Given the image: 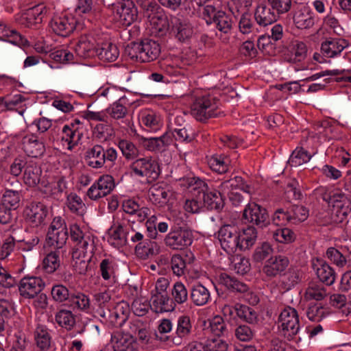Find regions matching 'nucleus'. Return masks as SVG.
I'll return each instance as SVG.
<instances>
[{
    "instance_id": "nucleus-1",
    "label": "nucleus",
    "mask_w": 351,
    "mask_h": 351,
    "mask_svg": "<svg viewBox=\"0 0 351 351\" xmlns=\"http://www.w3.org/2000/svg\"><path fill=\"white\" fill-rule=\"evenodd\" d=\"M174 179L178 182L181 187L192 189L197 192L195 195L201 199L202 205L208 209L219 211L223 208L225 196L221 191L209 187L205 181L195 177L185 167H180L176 169Z\"/></svg>"
},
{
    "instance_id": "nucleus-2",
    "label": "nucleus",
    "mask_w": 351,
    "mask_h": 351,
    "mask_svg": "<svg viewBox=\"0 0 351 351\" xmlns=\"http://www.w3.org/2000/svg\"><path fill=\"white\" fill-rule=\"evenodd\" d=\"M221 103L215 96L205 95L196 98L191 106V114L202 123L209 119L220 117L223 112L220 109Z\"/></svg>"
},
{
    "instance_id": "nucleus-3",
    "label": "nucleus",
    "mask_w": 351,
    "mask_h": 351,
    "mask_svg": "<svg viewBox=\"0 0 351 351\" xmlns=\"http://www.w3.org/2000/svg\"><path fill=\"white\" fill-rule=\"evenodd\" d=\"M125 52L132 60L140 62H149L159 57L161 47L157 41L146 38L140 43H131L125 48Z\"/></svg>"
},
{
    "instance_id": "nucleus-4",
    "label": "nucleus",
    "mask_w": 351,
    "mask_h": 351,
    "mask_svg": "<svg viewBox=\"0 0 351 351\" xmlns=\"http://www.w3.org/2000/svg\"><path fill=\"white\" fill-rule=\"evenodd\" d=\"M118 153L114 147H104L99 144L89 147L85 152L84 160L86 165L93 169H101L106 162L114 165L117 160Z\"/></svg>"
},
{
    "instance_id": "nucleus-5",
    "label": "nucleus",
    "mask_w": 351,
    "mask_h": 351,
    "mask_svg": "<svg viewBox=\"0 0 351 351\" xmlns=\"http://www.w3.org/2000/svg\"><path fill=\"white\" fill-rule=\"evenodd\" d=\"M70 237L73 242L72 258H85L88 254H92L95 247V243L90 236H86L80 226L72 224L69 227Z\"/></svg>"
},
{
    "instance_id": "nucleus-6",
    "label": "nucleus",
    "mask_w": 351,
    "mask_h": 351,
    "mask_svg": "<svg viewBox=\"0 0 351 351\" xmlns=\"http://www.w3.org/2000/svg\"><path fill=\"white\" fill-rule=\"evenodd\" d=\"M278 332L287 341L293 340L300 330L299 317L297 311L291 307H285L278 319Z\"/></svg>"
},
{
    "instance_id": "nucleus-7",
    "label": "nucleus",
    "mask_w": 351,
    "mask_h": 351,
    "mask_svg": "<svg viewBox=\"0 0 351 351\" xmlns=\"http://www.w3.org/2000/svg\"><path fill=\"white\" fill-rule=\"evenodd\" d=\"M164 241L173 250H184L192 244L193 234L188 228L175 227L166 235Z\"/></svg>"
},
{
    "instance_id": "nucleus-8",
    "label": "nucleus",
    "mask_w": 351,
    "mask_h": 351,
    "mask_svg": "<svg viewBox=\"0 0 351 351\" xmlns=\"http://www.w3.org/2000/svg\"><path fill=\"white\" fill-rule=\"evenodd\" d=\"M130 169L135 176L146 177L148 182L155 181L160 173L158 163L151 157L136 159L130 164Z\"/></svg>"
},
{
    "instance_id": "nucleus-9",
    "label": "nucleus",
    "mask_w": 351,
    "mask_h": 351,
    "mask_svg": "<svg viewBox=\"0 0 351 351\" xmlns=\"http://www.w3.org/2000/svg\"><path fill=\"white\" fill-rule=\"evenodd\" d=\"M221 247L228 254L238 250L239 228L235 224H224L217 232Z\"/></svg>"
},
{
    "instance_id": "nucleus-10",
    "label": "nucleus",
    "mask_w": 351,
    "mask_h": 351,
    "mask_svg": "<svg viewBox=\"0 0 351 351\" xmlns=\"http://www.w3.org/2000/svg\"><path fill=\"white\" fill-rule=\"evenodd\" d=\"M219 281L221 285L228 289L243 294V300L251 305H256L259 302L256 294L250 291L248 286L243 282L238 280L234 277L226 274H222L219 276Z\"/></svg>"
},
{
    "instance_id": "nucleus-11",
    "label": "nucleus",
    "mask_w": 351,
    "mask_h": 351,
    "mask_svg": "<svg viewBox=\"0 0 351 351\" xmlns=\"http://www.w3.org/2000/svg\"><path fill=\"white\" fill-rule=\"evenodd\" d=\"M322 199L336 209L337 215L341 219L351 211V201L347 195L339 189H335L323 194Z\"/></svg>"
},
{
    "instance_id": "nucleus-12",
    "label": "nucleus",
    "mask_w": 351,
    "mask_h": 351,
    "mask_svg": "<svg viewBox=\"0 0 351 351\" xmlns=\"http://www.w3.org/2000/svg\"><path fill=\"white\" fill-rule=\"evenodd\" d=\"M322 199L336 209L337 215L341 219L351 211V201L347 195L339 189H335L323 194Z\"/></svg>"
},
{
    "instance_id": "nucleus-13",
    "label": "nucleus",
    "mask_w": 351,
    "mask_h": 351,
    "mask_svg": "<svg viewBox=\"0 0 351 351\" xmlns=\"http://www.w3.org/2000/svg\"><path fill=\"white\" fill-rule=\"evenodd\" d=\"M322 199L336 209L337 215L341 219L351 211V201L347 195L339 189H335L323 194Z\"/></svg>"
},
{
    "instance_id": "nucleus-14",
    "label": "nucleus",
    "mask_w": 351,
    "mask_h": 351,
    "mask_svg": "<svg viewBox=\"0 0 351 351\" xmlns=\"http://www.w3.org/2000/svg\"><path fill=\"white\" fill-rule=\"evenodd\" d=\"M242 219L261 228H264L269 223L267 209L254 202H249L245 206Z\"/></svg>"
},
{
    "instance_id": "nucleus-15",
    "label": "nucleus",
    "mask_w": 351,
    "mask_h": 351,
    "mask_svg": "<svg viewBox=\"0 0 351 351\" xmlns=\"http://www.w3.org/2000/svg\"><path fill=\"white\" fill-rule=\"evenodd\" d=\"M77 20L71 13H61L59 15L54 16L50 23L49 26L52 31L57 35L66 37L75 29Z\"/></svg>"
},
{
    "instance_id": "nucleus-16",
    "label": "nucleus",
    "mask_w": 351,
    "mask_h": 351,
    "mask_svg": "<svg viewBox=\"0 0 351 351\" xmlns=\"http://www.w3.org/2000/svg\"><path fill=\"white\" fill-rule=\"evenodd\" d=\"M114 178L108 174L100 176L88 189L87 195L93 200H97L109 195L114 189Z\"/></svg>"
},
{
    "instance_id": "nucleus-17",
    "label": "nucleus",
    "mask_w": 351,
    "mask_h": 351,
    "mask_svg": "<svg viewBox=\"0 0 351 351\" xmlns=\"http://www.w3.org/2000/svg\"><path fill=\"white\" fill-rule=\"evenodd\" d=\"M26 221L32 227H39L45 224L48 215L47 207L39 202H33L24 210Z\"/></svg>"
},
{
    "instance_id": "nucleus-18",
    "label": "nucleus",
    "mask_w": 351,
    "mask_h": 351,
    "mask_svg": "<svg viewBox=\"0 0 351 351\" xmlns=\"http://www.w3.org/2000/svg\"><path fill=\"white\" fill-rule=\"evenodd\" d=\"M114 10L117 20L123 26L128 27L137 19V8L132 0H117Z\"/></svg>"
},
{
    "instance_id": "nucleus-19",
    "label": "nucleus",
    "mask_w": 351,
    "mask_h": 351,
    "mask_svg": "<svg viewBox=\"0 0 351 351\" xmlns=\"http://www.w3.org/2000/svg\"><path fill=\"white\" fill-rule=\"evenodd\" d=\"M144 16L148 19L152 28L159 36L167 34L169 27V20L160 5H156L144 14Z\"/></svg>"
},
{
    "instance_id": "nucleus-20",
    "label": "nucleus",
    "mask_w": 351,
    "mask_h": 351,
    "mask_svg": "<svg viewBox=\"0 0 351 351\" xmlns=\"http://www.w3.org/2000/svg\"><path fill=\"white\" fill-rule=\"evenodd\" d=\"M45 287L43 280L36 276H25L19 282L20 295L25 298H34L39 294Z\"/></svg>"
},
{
    "instance_id": "nucleus-21",
    "label": "nucleus",
    "mask_w": 351,
    "mask_h": 351,
    "mask_svg": "<svg viewBox=\"0 0 351 351\" xmlns=\"http://www.w3.org/2000/svg\"><path fill=\"white\" fill-rule=\"evenodd\" d=\"M293 23L298 29H308L315 25V15L309 6L298 5L293 13Z\"/></svg>"
},
{
    "instance_id": "nucleus-22",
    "label": "nucleus",
    "mask_w": 351,
    "mask_h": 351,
    "mask_svg": "<svg viewBox=\"0 0 351 351\" xmlns=\"http://www.w3.org/2000/svg\"><path fill=\"white\" fill-rule=\"evenodd\" d=\"M22 149L25 154L32 158H37L45 152V143L40 141L37 136L33 134L25 135L21 141Z\"/></svg>"
},
{
    "instance_id": "nucleus-23",
    "label": "nucleus",
    "mask_w": 351,
    "mask_h": 351,
    "mask_svg": "<svg viewBox=\"0 0 351 351\" xmlns=\"http://www.w3.org/2000/svg\"><path fill=\"white\" fill-rule=\"evenodd\" d=\"M289 263V259L285 256H270L266 261L263 271L269 277H275L285 271Z\"/></svg>"
},
{
    "instance_id": "nucleus-24",
    "label": "nucleus",
    "mask_w": 351,
    "mask_h": 351,
    "mask_svg": "<svg viewBox=\"0 0 351 351\" xmlns=\"http://www.w3.org/2000/svg\"><path fill=\"white\" fill-rule=\"evenodd\" d=\"M313 267L321 282L327 286L333 285L336 279V273L328 263L317 258L315 262L313 261Z\"/></svg>"
},
{
    "instance_id": "nucleus-25",
    "label": "nucleus",
    "mask_w": 351,
    "mask_h": 351,
    "mask_svg": "<svg viewBox=\"0 0 351 351\" xmlns=\"http://www.w3.org/2000/svg\"><path fill=\"white\" fill-rule=\"evenodd\" d=\"M172 32L180 42L189 40L193 34V29L190 23L186 21L174 18L171 21Z\"/></svg>"
},
{
    "instance_id": "nucleus-26",
    "label": "nucleus",
    "mask_w": 351,
    "mask_h": 351,
    "mask_svg": "<svg viewBox=\"0 0 351 351\" xmlns=\"http://www.w3.org/2000/svg\"><path fill=\"white\" fill-rule=\"evenodd\" d=\"M82 134L74 128V125H65L62 128L60 142L63 147L72 150L78 145Z\"/></svg>"
},
{
    "instance_id": "nucleus-27",
    "label": "nucleus",
    "mask_w": 351,
    "mask_h": 351,
    "mask_svg": "<svg viewBox=\"0 0 351 351\" xmlns=\"http://www.w3.org/2000/svg\"><path fill=\"white\" fill-rule=\"evenodd\" d=\"M279 17L280 15L275 10H273L271 7H268L263 3L257 6L254 13V19L256 23L263 27L274 23Z\"/></svg>"
},
{
    "instance_id": "nucleus-28",
    "label": "nucleus",
    "mask_w": 351,
    "mask_h": 351,
    "mask_svg": "<svg viewBox=\"0 0 351 351\" xmlns=\"http://www.w3.org/2000/svg\"><path fill=\"white\" fill-rule=\"evenodd\" d=\"M348 46V43L345 39L330 38L322 43L321 52L327 58H334Z\"/></svg>"
},
{
    "instance_id": "nucleus-29",
    "label": "nucleus",
    "mask_w": 351,
    "mask_h": 351,
    "mask_svg": "<svg viewBox=\"0 0 351 351\" xmlns=\"http://www.w3.org/2000/svg\"><path fill=\"white\" fill-rule=\"evenodd\" d=\"M190 299L194 305L202 306L211 300L210 292L202 284L197 282L190 289Z\"/></svg>"
},
{
    "instance_id": "nucleus-30",
    "label": "nucleus",
    "mask_w": 351,
    "mask_h": 351,
    "mask_svg": "<svg viewBox=\"0 0 351 351\" xmlns=\"http://www.w3.org/2000/svg\"><path fill=\"white\" fill-rule=\"evenodd\" d=\"M192 329L191 321L189 316L182 315L179 317L176 330L177 337L173 339V343L180 345L182 343V339L187 340L192 332Z\"/></svg>"
},
{
    "instance_id": "nucleus-31",
    "label": "nucleus",
    "mask_w": 351,
    "mask_h": 351,
    "mask_svg": "<svg viewBox=\"0 0 351 351\" xmlns=\"http://www.w3.org/2000/svg\"><path fill=\"white\" fill-rule=\"evenodd\" d=\"M257 239V230L252 226H249L246 228H239V239L238 250L245 251L251 248Z\"/></svg>"
},
{
    "instance_id": "nucleus-32",
    "label": "nucleus",
    "mask_w": 351,
    "mask_h": 351,
    "mask_svg": "<svg viewBox=\"0 0 351 351\" xmlns=\"http://www.w3.org/2000/svg\"><path fill=\"white\" fill-rule=\"evenodd\" d=\"M150 302L152 308L156 313L169 312L175 307L167 293H154L152 291Z\"/></svg>"
},
{
    "instance_id": "nucleus-33",
    "label": "nucleus",
    "mask_w": 351,
    "mask_h": 351,
    "mask_svg": "<svg viewBox=\"0 0 351 351\" xmlns=\"http://www.w3.org/2000/svg\"><path fill=\"white\" fill-rule=\"evenodd\" d=\"M134 252L138 258L146 260L158 254L160 252V247L156 242L147 239L140 244L135 245Z\"/></svg>"
},
{
    "instance_id": "nucleus-34",
    "label": "nucleus",
    "mask_w": 351,
    "mask_h": 351,
    "mask_svg": "<svg viewBox=\"0 0 351 351\" xmlns=\"http://www.w3.org/2000/svg\"><path fill=\"white\" fill-rule=\"evenodd\" d=\"M328 295L326 287L319 282H311L306 287L304 299L306 301H321Z\"/></svg>"
},
{
    "instance_id": "nucleus-35",
    "label": "nucleus",
    "mask_w": 351,
    "mask_h": 351,
    "mask_svg": "<svg viewBox=\"0 0 351 351\" xmlns=\"http://www.w3.org/2000/svg\"><path fill=\"white\" fill-rule=\"evenodd\" d=\"M307 56V47L301 41H295L293 43L290 53L287 54L285 60L289 63L296 64L305 60Z\"/></svg>"
},
{
    "instance_id": "nucleus-36",
    "label": "nucleus",
    "mask_w": 351,
    "mask_h": 351,
    "mask_svg": "<svg viewBox=\"0 0 351 351\" xmlns=\"http://www.w3.org/2000/svg\"><path fill=\"white\" fill-rule=\"evenodd\" d=\"M96 49L91 38L82 36L75 45V51L78 56L87 58L95 55Z\"/></svg>"
},
{
    "instance_id": "nucleus-37",
    "label": "nucleus",
    "mask_w": 351,
    "mask_h": 351,
    "mask_svg": "<svg viewBox=\"0 0 351 351\" xmlns=\"http://www.w3.org/2000/svg\"><path fill=\"white\" fill-rule=\"evenodd\" d=\"M48 10L46 5L43 3L38 4L32 8H30L26 12V20L27 21V25L36 27L37 25L40 24L43 18L46 16Z\"/></svg>"
},
{
    "instance_id": "nucleus-38",
    "label": "nucleus",
    "mask_w": 351,
    "mask_h": 351,
    "mask_svg": "<svg viewBox=\"0 0 351 351\" xmlns=\"http://www.w3.org/2000/svg\"><path fill=\"white\" fill-rule=\"evenodd\" d=\"M96 54L103 61L114 62L119 57V51L116 45L106 42L96 49Z\"/></svg>"
},
{
    "instance_id": "nucleus-39",
    "label": "nucleus",
    "mask_w": 351,
    "mask_h": 351,
    "mask_svg": "<svg viewBox=\"0 0 351 351\" xmlns=\"http://www.w3.org/2000/svg\"><path fill=\"white\" fill-rule=\"evenodd\" d=\"M0 38L19 46L29 45L28 40L14 29L0 24Z\"/></svg>"
},
{
    "instance_id": "nucleus-40",
    "label": "nucleus",
    "mask_w": 351,
    "mask_h": 351,
    "mask_svg": "<svg viewBox=\"0 0 351 351\" xmlns=\"http://www.w3.org/2000/svg\"><path fill=\"white\" fill-rule=\"evenodd\" d=\"M42 171L40 167L32 162L25 163L23 180L29 186H36L40 180Z\"/></svg>"
},
{
    "instance_id": "nucleus-41",
    "label": "nucleus",
    "mask_w": 351,
    "mask_h": 351,
    "mask_svg": "<svg viewBox=\"0 0 351 351\" xmlns=\"http://www.w3.org/2000/svg\"><path fill=\"white\" fill-rule=\"evenodd\" d=\"M37 347L40 351H47L51 344V337L46 326L38 325L34 332Z\"/></svg>"
},
{
    "instance_id": "nucleus-42",
    "label": "nucleus",
    "mask_w": 351,
    "mask_h": 351,
    "mask_svg": "<svg viewBox=\"0 0 351 351\" xmlns=\"http://www.w3.org/2000/svg\"><path fill=\"white\" fill-rule=\"evenodd\" d=\"M130 103L128 98L125 96H123L111 104L106 109V111L114 119H123L128 114V106H130Z\"/></svg>"
},
{
    "instance_id": "nucleus-43",
    "label": "nucleus",
    "mask_w": 351,
    "mask_h": 351,
    "mask_svg": "<svg viewBox=\"0 0 351 351\" xmlns=\"http://www.w3.org/2000/svg\"><path fill=\"white\" fill-rule=\"evenodd\" d=\"M68 239V231L59 230V231L48 230L46 237V244L56 250L62 248Z\"/></svg>"
},
{
    "instance_id": "nucleus-44",
    "label": "nucleus",
    "mask_w": 351,
    "mask_h": 351,
    "mask_svg": "<svg viewBox=\"0 0 351 351\" xmlns=\"http://www.w3.org/2000/svg\"><path fill=\"white\" fill-rule=\"evenodd\" d=\"M171 300L173 305L183 304L189 300V291L181 282H176L171 289Z\"/></svg>"
},
{
    "instance_id": "nucleus-45",
    "label": "nucleus",
    "mask_w": 351,
    "mask_h": 351,
    "mask_svg": "<svg viewBox=\"0 0 351 351\" xmlns=\"http://www.w3.org/2000/svg\"><path fill=\"white\" fill-rule=\"evenodd\" d=\"M66 206L73 214L79 217H83L86 212L85 204L76 193H71L67 195Z\"/></svg>"
},
{
    "instance_id": "nucleus-46",
    "label": "nucleus",
    "mask_w": 351,
    "mask_h": 351,
    "mask_svg": "<svg viewBox=\"0 0 351 351\" xmlns=\"http://www.w3.org/2000/svg\"><path fill=\"white\" fill-rule=\"evenodd\" d=\"M21 197V190H17L16 188H5L1 202L13 210H16L20 206Z\"/></svg>"
},
{
    "instance_id": "nucleus-47",
    "label": "nucleus",
    "mask_w": 351,
    "mask_h": 351,
    "mask_svg": "<svg viewBox=\"0 0 351 351\" xmlns=\"http://www.w3.org/2000/svg\"><path fill=\"white\" fill-rule=\"evenodd\" d=\"M160 117L152 110L146 109L141 114L140 122L147 130H157L160 126Z\"/></svg>"
},
{
    "instance_id": "nucleus-48",
    "label": "nucleus",
    "mask_w": 351,
    "mask_h": 351,
    "mask_svg": "<svg viewBox=\"0 0 351 351\" xmlns=\"http://www.w3.org/2000/svg\"><path fill=\"white\" fill-rule=\"evenodd\" d=\"M141 143L143 147L148 151L157 152L160 151L165 145H167L170 143V140L166 134L158 138H141Z\"/></svg>"
},
{
    "instance_id": "nucleus-49",
    "label": "nucleus",
    "mask_w": 351,
    "mask_h": 351,
    "mask_svg": "<svg viewBox=\"0 0 351 351\" xmlns=\"http://www.w3.org/2000/svg\"><path fill=\"white\" fill-rule=\"evenodd\" d=\"M111 343L114 351H127L131 346L132 339L121 332H115L111 336Z\"/></svg>"
},
{
    "instance_id": "nucleus-50",
    "label": "nucleus",
    "mask_w": 351,
    "mask_h": 351,
    "mask_svg": "<svg viewBox=\"0 0 351 351\" xmlns=\"http://www.w3.org/2000/svg\"><path fill=\"white\" fill-rule=\"evenodd\" d=\"M213 23L215 24L218 31L224 34H230L233 28V21L231 16L223 11L218 14V16Z\"/></svg>"
},
{
    "instance_id": "nucleus-51",
    "label": "nucleus",
    "mask_w": 351,
    "mask_h": 351,
    "mask_svg": "<svg viewBox=\"0 0 351 351\" xmlns=\"http://www.w3.org/2000/svg\"><path fill=\"white\" fill-rule=\"evenodd\" d=\"M149 194L153 197L155 201L159 203H165L168 201L171 191L167 184L158 183L152 186L149 190Z\"/></svg>"
},
{
    "instance_id": "nucleus-52",
    "label": "nucleus",
    "mask_w": 351,
    "mask_h": 351,
    "mask_svg": "<svg viewBox=\"0 0 351 351\" xmlns=\"http://www.w3.org/2000/svg\"><path fill=\"white\" fill-rule=\"evenodd\" d=\"M230 159L223 155H214L208 160L210 169L219 173H224L228 171Z\"/></svg>"
},
{
    "instance_id": "nucleus-53",
    "label": "nucleus",
    "mask_w": 351,
    "mask_h": 351,
    "mask_svg": "<svg viewBox=\"0 0 351 351\" xmlns=\"http://www.w3.org/2000/svg\"><path fill=\"white\" fill-rule=\"evenodd\" d=\"M130 313V306L128 303L122 301L119 302L114 306L113 311L110 312V320H114L118 324H121L127 320Z\"/></svg>"
},
{
    "instance_id": "nucleus-54",
    "label": "nucleus",
    "mask_w": 351,
    "mask_h": 351,
    "mask_svg": "<svg viewBox=\"0 0 351 351\" xmlns=\"http://www.w3.org/2000/svg\"><path fill=\"white\" fill-rule=\"evenodd\" d=\"M311 157L303 147H298L293 151L288 162L291 167H298L308 162Z\"/></svg>"
},
{
    "instance_id": "nucleus-55",
    "label": "nucleus",
    "mask_w": 351,
    "mask_h": 351,
    "mask_svg": "<svg viewBox=\"0 0 351 351\" xmlns=\"http://www.w3.org/2000/svg\"><path fill=\"white\" fill-rule=\"evenodd\" d=\"M118 147L123 156L128 160H134L139 155L138 149L132 142L128 140H120L118 143Z\"/></svg>"
},
{
    "instance_id": "nucleus-56",
    "label": "nucleus",
    "mask_w": 351,
    "mask_h": 351,
    "mask_svg": "<svg viewBox=\"0 0 351 351\" xmlns=\"http://www.w3.org/2000/svg\"><path fill=\"white\" fill-rule=\"evenodd\" d=\"M60 265L59 252L57 251L49 253L43 261V269L48 274L55 272Z\"/></svg>"
},
{
    "instance_id": "nucleus-57",
    "label": "nucleus",
    "mask_w": 351,
    "mask_h": 351,
    "mask_svg": "<svg viewBox=\"0 0 351 351\" xmlns=\"http://www.w3.org/2000/svg\"><path fill=\"white\" fill-rule=\"evenodd\" d=\"M291 223L304 221L308 217V210L302 205H292L289 208Z\"/></svg>"
},
{
    "instance_id": "nucleus-58",
    "label": "nucleus",
    "mask_w": 351,
    "mask_h": 351,
    "mask_svg": "<svg viewBox=\"0 0 351 351\" xmlns=\"http://www.w3.org/2000/svg\"><path fill=\"white\" fill-rule=\"evenodd\" d=\"M237 317L249 324L257 322L258 315L254 308L239 303H237Z\"/></svg>"
},
{
    "instance_id": "nucleus-59",
    "label": "nucleus",
    "mask_w": 351,
    "mask_h": 351,
    "mask_svg": "<svg viewBox=\"0 0 351 351\" xmlns=\"http://www.w3.org/2000/svg\"><path fill=\"white\" fill-rule=\"evenodd\" d=\"M113 128L108 123H97L93 130V136L101 141H106L114 136Z\"/></svg>"
},
{
    "instance_id": "nucleus-60",
    "label": "nucleus",
    "mask_w": 351,
    "mask_h": 351,
    "mask_svg": "<svg viewBox=\"0 0 351 351\" xmlns=\"http://www.w3.org/2000/svg\"><path fill=\"white\" fill-rule=\"evenodd\" d=\"M56 321L61 327L71 329L75 324V317L71 311L60 310L56 314Z\"/></svg>"
},
{
    "instance_id": "nucleus-61",
    "label": "nucleus",
    "mask_w": 351,
    "mask_h": 351,
    "mask_svg": "<svg viewBox=\"0 0 351 351\" xmlns=\"http://www.w3.org/2000/svg\"><path fill=\"white\" fill-rule=\"evenodd\" d=\"M69 304L74 309L87 311L90 307V300L85 294L77 293L71 295Z\"/></svg>"
},
{
    "instance_id": "nucleus-62",
    "label": "nucleus",
    "mask_w": 351,
    "mask_h": 351,
    "mask_svg": "<svg viewBox=\"0 0 351 351\" xmlns=\"http://www.w3.org/2000/svg\"><path fill=\"white\" fill-rule=\"evenodd\" d=\"M241 184H242V177L234 176H231L230 179L222 182L218 186V189L226 196V194L233 192L235 189H240Z\"/></svg>"
},
{
    "instance_id": "nucleus-63",
    "label": "nucleus",
    "mask_w": 351,
    "mask_h": 351,
    "mask_svg": "<svg viewBox=\"0 0 351 351\" xmlns=\"http://www.w3.org/2000/svg\"><path fill=\"white\" fill-rule=\"evenodd\" d=\"M99 271L104 280H113L115 274V263L110 258L103 259L99 265Z\"/></svg>"
},
{
    "instance_id": "nucleus-64",
    "label": "nucleus",
    "mask_w": 351,
    "mask_h": 351,
    "mask_svg": "<svg viewBox=\"0 0 351 351\" xmlns=\"http://www.w3.org/2000/svg\"><path fill=\"white\" fill-rule=\"evenodd\" d=\"M273 238L279 243H291L296 238L295 233L289 228L278 229L273 232Z\"/></svg>"
}]
</instances>
